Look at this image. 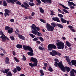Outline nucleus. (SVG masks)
I'll return each instance as SVG.
<instances>
[{
  "mask_svg": "<svg viewBox=\"0 0 76 76\" xmlns=\"http://www.w3.org/2000/svg\"><path fill=\"white\" fill-rule=\"evenodd\" d=\"M56 44L57 45V48L59 50L62 49L63 50L64 48V44L61 42H59L56 43Z\"/></svg>",
  "mask_w": 76,
  "mask_h": 76,
  "instance_id": "nucleus-1",
  "label": "nucleus"
},
{
  "mask_svg": "<svg viewBox=\"0 0 76 76\" xmlns=\"http://www.w3.org/2000/svg\"><path fill=\"white\" fill-rule=\"evenodd\" d=\"M58 67L61 69V70L63 71V72H66V69H65V67L64 66V65L62 64L61 62H58Z\"/></svg>",
  "mask_w": 76,
  "mask_h": 76,
  "instance_id": "nucleus-2",
  "label": "nucleus"
},
{
  "mask_svg": "<svg viewBox=\"0 0 76 76\" xmlns=\"http://www.w3.org/2000/svg\"><path fill=\"white\" fill-rule=\"evenodd\" d=\"M48 51H51L53 48L56 49V48H57V47H56V46L55 45L49 44L48 46Z\"/></svg>",
  "mask_w": 76,
  "mask_h": 76,
  "instance_id": "nucleus-3",
  "label": "nucleus"
},
{
  "mask_svg": "<svg viewBox=\"0 0 76 76\" xmlns=\"http://www.w3.org/2000/svg\"><path fill=\"white\" fill-rule=\"evenodd\" d=\"M23 49L24 50H25V51H27V50L28 51H30V52H32L33 51V50H32V48L30 46H26L24 45H23Z\"/></svg>",
  "mask_w": 76,
  "mask_h": 76,
  "instance_id": "nucleus-4",
  "label": "nucleus"
},
{
  "mask_svg": "<svg viewBox=\"0 0 76 76\" xmlns=\"http://www.w3.org/2000/svg\"><path fill=\"white\" fill-rule=\"evenodd\" d=\"M46 28L47 30L49 31H53L54 29V27L52 26H50L49 24H48L47 25Z\"/></svg>",
  "mask_w": 76,
  "mask_h": 76,
  "instance_id": "nucleus-5",
  "label": "nucleus"
},
{
  "mask_svg": "<svg viewBox=\"0 0 76 76\" xmlns=\"http://www.w3.org/2000/svg\"><path fill=\"white\" fill-rule=\"evenodd\" d=\"M21 6L22 7H24L25 9H29V7H30L29 4L26 2H24L23 4H22Z\"/></svg>",
  "mask_w": 76,
  "mask_h": 76,
  "instance_id": "nucleus-6",
  "label": "nucleus"
},
{
  "mask_svg": "<svg viewBox=\"0 0 76 76\" xmlns=\"http://www.w3.org/2000/svg\"><path fill=\"white\" fill-rule=\"evenodd\" d=\"M67 2L68 3V5L70 7V8L71 9H73L75 8L74 6H76V4H75L73 2H71L70 1H67ZM72 5L74 6H72Z\"/></svg>",
  "mask_w": 76,
  "mask_h": 76,
  "instance_id": "nucleus-7",
  "label": "nucleus"
},
{
  "mask_svg": "<svg viewBox=\"0 0 76 76\" xmlns=\"http://www.w3.org/2000/svg\"><path fill=\"white\" fill-rule=\"evenodd\" d=\"M31 28L33 30H34V31H36L38 32V31H39V28L38 27H37V26L34 24L32 25Z\"/></svg>",
  "mask_w": 76,
  "mask_h": 76,
  "instance_id": "nucleus-8",
  "label": "nucleus"
},
{
  "mask_svg": "<svg viewBox=\"0 0 76 76\" xmlns=\"http://www.w3.org/2000/svg\"><path fill=\"white\" fill-rule=\"evenodd\" d=\"M72 70L69 72L70 75V76H76L75 75V73L76 74V70L74 69H72Z\"/></svg>",
  "mask_w": 76,
  "mask_h": 76,
  "instance_id": "nucleus-9",
  "label": "nucleus"
},
{
  "mask_svg": "<svg viewBox=\"0 0 76 76\" xmlns=\"http://www.w3.org/2000/svg\"><path fill=\"white\" fill-rule=\"evenodd\" d=\"M30 61L34 62V63H36L37 65H38V60L37 58L34 57H31L30 59Z\"/></svg>",
  "mask_w": 76,
  "mask_h": 76,
  "instance_id": "nucleus-10",
  "label": "nucleus"
},
{
  "mask_svg": "<svg viewBox=\"0 0 76 76\" xmlns=\"http://www.w3.org/2000/svg\"><path fill=\"white\" fill-rule=\"evenodd\" d=\"M50 54L52 56H56L57 51L56 50H52V52H50Z\"/></svg>",
  "mask_w": 76,
  "mask_h": 76,
  "instance_id": "nucleus-11",
  "label": "nucleus"
},
{
  "mask_svg": "<svg viewBox=\"0 0 76 76\" xmlns=\"http://www.w3.org/2000/svg\"><path fill=\"white\" fill-rule=\"evenodd\" d=\"M10 70V69H5V70H3V69H2L1 71L3 73H7Z\"/></svg>",
  "mask_w": 76,
  "mask_h": 76,
  "instance_id": "nucleus-12",
  "label": "nucleus"
},
{
  "mask_svg": "<svg viewBox=\"0 0 76 76\" xmlns=\"http://www.w3.org/2000/svg\"><path fill=\"white\" fill-rule=\"evenodd\" d=\"M6 1L8 3H11L12 4H15V3H16L18 0H6Z\"/></svg>",
  "mask_w": 76,
  "mask_h": 76,
  "instance_id": "nucleus-13",
  "label": "nucleus"
},
{
  "mask_svg": "<svg viewBox=\"0 0 76 76\" xmlns=\"http://www.w3.org/2000/svg\"><path fill=\"white\" fill-rule=\"evenodd\" d=\"M7 40L9 41V38H7V37L6 36H4L3 38L2 39V41H3V42H6V41H8Z\"/></svg>",
  "mask_w": 76,
  "mask_h": 76,
  "instance_id": "nucleus-14",
  "label": "nucleus"
},
{
  "mask_svg": "<svg viewBox=\"0 0 76 76\" xmlns=\"http://www.w3.org/2000/svg\"><path fill=\"white\" fill-rule=\"evenodd\" d=\"M43 3H48L49 4H51L52 1L51 0H41Z\"/></svg>",
  "mask_w": 76,
  "mask_h": 76,
  "instance_id": "nucleus-15",
  "label": "nucleus"
},
{
  "mask_svg": "<svg viewBox=\"0 0 76 76\" xmlns=\"http://www.w3.org/2000/svg\"><path fill=\"white\" fill-rule=\"evenodd\" d=\"M52 19L54 21H56L58 22H60V20L59 18L58 17H53L52 18Z\"/></svg>",
  "mask_w": 76,
  "mask_h": 76,
  "instance_id": "nucleus-16",
  "label": "nucleus"
},
{
  "mask_svg": "<svg viewBox=\"0 0 76 76\" xmlns=\"http://www.w3.org/2000/svg\"><path fill=\"white\" fill-rule=\"evenodd\" d=\"M18 38L20 39H22V40H25V37L22 36V35H21L20 34H18Z\"/></svg>",
  "mask_w": 76,
  "mask_h": 76,
  "instance_id": "nucleus-17",
  "label": "nucleus"
},
{
  "mask_svg": "<svg viewBox=\"0 0 76 76\" xmlns=\"http://www.w3.org/2000/svg\"><path fill=\"white\" fill-rule=\"evenodd\" d=\"M29 65L31 67H36L37 66V64L35 63H34L32 64V63H29Z\"/></svg>",
  "mask_w": 76,
  "mask_h": 76,
  "instance_id": "nucleus-18",
  "label": "nucleus"
},
{
  "mask_svg": "<svg viewBox=\"0 0 76 76\" xmlns=\"http://www.w3.org/2000/svg\"><path fill=\"white\" fill-rule=\"evenodd\" d=\"M59 5L60 6H61L62 7L64 8V9H66V10H69V8L66 7L65 6H64V5H63V4H62L60 3H59Z\"/></svg>",
  "mask_w": 76,
  "mask_h": 76,
  "instance_id": "nucleus-19",
  "label": "nucleus"
},
{
  "mask_svg": "<svg viewBox=\"0 0 76 76\" xmlns=\"http://www.w3.org/2000/svg\"><path fill=\"white\" fill-rule=\"evenodd\" d=\"M65 72L66 69V70L67 72H69L70 71V68L69 67L67 66H65Z\"/></svg>",
  "mask_w": 76,
  "mask_h": 76,
  "instance_id": "nucleus-20",
  "label": "nucleus"
},
{
  "mask_svg": "<svg viewBox=\"0 0 76 76\" xmlns=\"http://www.w3.org/2000/svg\"><path fill=\"white\" fill-rule=\"evenodd\" d=\"M61 22H62V23H67V20H66L64 19V18H61Z\"/></svg>",
  "mask_w": 76,
  "mask_h": 76,
  "instance_id": "nucleus-21",
  "label": "nucleus"
},
{
  "mask_svg": "<svg viewBox=\"0 0 76 76\" xmlns=\"http://www.w3.org/2000/svg\"><path fill=\"white\" fill-rule=\"evenodd\" d=\"M16 47L17 48L20 49L22 48V45L20 44H18L16 45Z\"/></svg>",
  "mask_w": 76,
  "mask_h": 76,
  "instance_id": "nucleus-22",
  "label": "nucleus"
},
{
  "mask_svg": "<svg viewBox=\"0 0 76 76\" xmlns=\"http://www.w3.org/2000/svg\"><path fill=\"white\" fill-rule=\"evenodd\" d=\"M71 63L72 65H73V66H75V64H76V60H72L71 61Z\"/></svg>",
  "mask_w": 76,
  "mask_h": 76,
  "instance_id": "nucleus-23",
  "label": "nucleus"
},
{
  "mask_svg": "<svg viewBox=\"0 0 76 76\" xmlns=\"http://www.w3.org/2000/svg\"><path fill=\"white\" fill-rule=\"evenodd\" d=\"M39 9L40 10V11L41 13H43L44 12V10L42 7H40L39 8Z\"/></svg>",
  "mask_w": 76,
  "mask_h": 76,
  "instance_id": "nucleus-24",
  "label": "nucleus"
},
{
  "mask_svg": "<svg viewBox=\"0 0 76 76\" xmlns=\"http://www.w3.org/2000/svg\"><path fill=\"white\" fill-rule=\"evenodd\" d=\"M66 44L67 46L69 47H71V44L68 41H66Z\"/></svg>",
  "mask_w": 76,
  "mask_h": 76,
  "instance_id": "nucleus-25",
  "label": "nucleus"
},
{
  "mask_svg": "<svg viewBox=\"0 0 76 76\" xmlns=\"http://www.w3.org/2000/svg\"><path fill=\"white\" fill-rule=\"evenodd\" d=\"M51 25H52L53 27H54V28L56 27V26H57V24L55 23H51Z\"/></svg>",
  "mask_w": 76,
  "mask_h": 76,
  "instance_id": "nucleus-26",
  "label": "nucleus"
},
{
  "mask_svg": "<svg viewBox=\"0 0 76 76\" xmlns=\"http://www.w3.org/2000/svg\"><path fill=\"white\" fill-rule=\"evenodd\" d=\"M57 26H58V27H59V28H63V25L61 24H57Z\"/></svg>",
  "mask_w": 76,
  "mask_h": 76,
  "instance_id": "nucleus-27",
  "label": "nucleus"
},
{
  "mask_svg": "<svg viewBox=\"0 0 76 76\" xmlns=\"http://www.w3.org/2000/svg\"><path fill=\"white\" fill-rule=\"evenodd\" d=\"M39 72L42 75H44V71L42 69H40L39 71Z\"/></svg>",
  "mask_w": 76,
  "mask_h": 76,
  "instance_id": "nucleus-28",
  "label": "nucleus"
},
{
  "mask_svg": "<svg viewBox=\"0 0 76 76\" xmlns=\"http://www.w3.org/2000/svg\"><path fill=\"white\" fill-rule=\"evenodd\" d=\"M3 4L4 6H7V4L5 0L3 1Z\"/></svg>",
  "mask_w": 76,
  "mask_h": 76,
  "instance_id": "nucleus-29",
  "label": "nucleus"
},
{
  "mask_svg": "<svg viewBox=\"0 0 76 76\" xmlns=\"http://www.w3.org/2000/svg\"><path fill=\"white\" fill-rule=\"evenodd\" d=\"M27 54L28 55H29V56H34V53L33 52H28Z\"/></svg>",
  "mask_w": 76,
  "mask_h": 76,
  "instance_id": "nucleus-30",
  "label": "nucleus"
},
{
  "mask_svg": "<svg viewBox=\"0 0 76 76\" xmlns=\"http://www.w3.org/2000/svg\"><path fill=\"white\" fill-rule=\"evenodd\" d=\"M62 11H63V12H65V13H69V11L65 9H62Z\"/></svg>",
  "mask_w": 76,
  "mask_h": 76,
  "instance_id": "nucleus-31",
  "label": "nucleus"
},
{
  "mask_svg": "<svg viewBox=\"0 0 76 76\" xmlns=\"http://www.w3.org/2000/svg\"><path fill=\"white\" fill-rule=\"evenodd\" d=\"M48 70L49 71V72H53V70L52 69V68L51 66H49V68L48 69Z\"/></svg>",
  "mask_w": 76,
  "mask_h": 76,
  "instance_id": "nucleus-32",
  "label": "nucleus"
},
{
  "mask_svg": "<svg viewBox=\"0 0 76 76\" xmlns=\"http://www.w3.org/2000/svg\"><path fill=\"white\" fill-rule=\"evenodd\" d=\"M28 3L30 6H35V4L34 2H29Z\"/></svg>",
  "mask_w": 76,
  "mask_h": 76,
  "instance_id": "nucleus-33",
  "label": "nucleus"
},
{
  "mask_svg": "<svg viewBox=\"0 0 76 76\" xmlns=\"http://www.w3.org/2000/svg\"><path fill=\"white\" fill-rule=\"evenodd\" d=\"M66 58V60L67 62H69L70 61V60H69V57L66 56H65Z\"/></svg>",
  "mask_w": 76,
  "mask_h": 76,
  "instance_id": "nucleus-34",
  "label": "nucleus"
},
{
  "mask_svg": "<svg viewBox=\"0 0 76 76\" xmlns=\"http://www.w3.org/2000/svg\"><path fill=\"white\" fill-rule=\"evenodd\" d=\"M7 76H12V74L11 73V72H9L8 73H7Z\"/></svg>",
  "mask_w": 76,
  "mask_h": 76,
  "instance_id": "nucleus-35",
  "label": "nucleus"
},
{
  "mask_svg": "<svg viewBox=\"0 0 76 76\" xmlns=\"http://www.w3.org/2000/svg\"><path fill=\"white\" fill-rule=\"evenodd\" d=\"M7 32L8 34H12V32H13V31H12V30H11L10 29H9V30H8Z\"/></svg>",
  "mask_w": 76,
  "mask_h": 76,
  "instance_id": "nucleus-36",
  "label": "nucleus"
},
{
  "mask_svg": "<svg viewBox=\"0 0 76 76\" xmlns=\"http://www.w3.org/2000/svg\"><path fill=\"white\" fill-rule=\"evenodd\" d=\"M29 35L32 38H35V36L32 34H30Z\"/></svg>",
  "mask_w": 76,
  "mask_h": 76,
  "instance_id": "nucleus-37",
  "label": "nucleus"
},
{
  "mask_svg": "<svg viewBox=\"0 0 76 76\" xmlns=\"http://www.w3.org/2000/svg\"><path fill=\"white\" fill-rule=\"evenodd\" d=\"M10 28L9 26H6L5 27V31H7V30H9V29H10Z\"/></svg>",
  "mask_w": 76,
  "mask_h": 76,
  "instance_id": "nucleus-38",
  "label": "nucleus"
},
{
  "mask_svg": "<svg viewBox=\"0 0 76 76\" xmlns=\"http://www.w3.org/2000/svg\"><path fill=\"white\" fill-rule=\"evenodd\" d=\"M54 66L55 67H58V63L57 62H55V64H54Z\"/></svg>",
  "mask_w": 76,
  "mask_h": 76,
  "instance_id": "nucleus-39",
  "label": "nucleus"
},
{
  "mask_svg": "<svg viewBox=\"0 0 76 76\" xmlns=\"http://www.w3.org/2000/svg\"><path fill=\"white\" fill-rule=\"evenodd\" d=\"M22 60H23V61H25L26 60V58L24 55L23 56V58H22Z\"/></svg>",
  "mask_w": 76,
  "mask_h": 76,
  "instance_id": "nucleus-40",
  "label": "nucleus"
},
{
  "mask_svg": "<svg viewBox=\"0 0 76 76\" xmlns=\"http://www.w3.org/2000/svg\"><path fill=\"white\" fill-rule=\"evenodd\" d=\"M31 32L32 33V34H34V35H37V31H34L32 30L31 31Z\"/></svg>",
  "mask_w": 76,
  "mask_h": 76,
  "instance_id": "nucleus-41",
  "label": "nucleus"
},
{
  "mask_svg": "<svg viewBox=\"0 0 76 76\" xmlns=\"http://www.w3.org/2000/svg\"><path fill=\"white\" fill-rule=\"evenodd\" d=\"M16 69L18 71H20L21 70V68L20 66H17L16 67Z\"/></svg>",
  "mask_w": 76,
  "mask_h": 76,
  "instance_id": "nucleus-42",
  "label": "nucleus"
},
{
  "mask_svg": "<svg viewBox=\"0 0 76 76\" xmlns=\"http://www.w3.org/2000/svg\"><path fill=\"white\" fill-rule=\"evenodd\" d=\"M14 59L15 60V61L16 62H17V63H19V60L16 57H14Z\"/></svg>",
  "mask_w": 76,
  "mask_h": 76,
  "instance_id": "nucleus-43",
  "label": "nucleus"
},
{
  "mask_svg": "<svg viewBox=\"0 0 76 76\" xmlns=\"http://www.w3.org/2000/svg\"><path fill=\"white\" fill-rule=\"evenodd\" d=\"M10 38L12 41H15V37H14L13 36H11L10 37Z\"/></svg>",
  "mask_w": 76,
  "mask_h": 76,
  "instance_id": "nucleus-44",
  "label": "nucleus"
},
{
  "mask_svg": "<svg viewBox=\"0 0 76 76\" xmlns=\"http://www.w3.org/2000/svg\"><path fill=\"white\" fill-rule=\"evenodd\" d=\"M5 12H6V13H9L10 12V10H9L5 9L4 10Z\"/></svg>",
  "mask_w": 76,
  "mask_h": 76,
  "instance_id": "nucleus-45",
  "label": "nucleus"
},
{
  "mask_svg": "<svg viewBox=\"0 0 76 76\" xmlns=\"http://www.w3.org/2000/svg\"><path fill=\"white\" fill-rule=\"evenodd\" d=\"M61 54L58 52H56V56H61Z\"/></svg>",
  "mask_w": 76,
  "mask_h": 76,
  "instance_id": "nucleus-46",
  "label": "nucleus"
},
{
  "mask_svg": "<svg viewBox=\"0 0 76 76\" xmlns=\"http://www.w3.org/2000/svg\"><path fill=\"white\" fill-rule=\"evenodd\" d=\"M39 39L41 42H44V39L42 37H39Z\"/></svg>",
  "mask_w": 76,
  "mask_h": 76,
  "instance_id": "nucleus-47",
  "label": "nucleus"
},
{
  "mask_svg": "<svg viewBox=\"0 0 76 76\" xmlns=\"http://www.w3.org/2000/svg\"><path fill=\"white\" fill-rule=\"evenodd\" d=\"M58 16L59 18H61L63 17V15L62 14H58Z\"/></svg>",
  "mask_w": 76,
  "mask_h": 76,
  "instance_id": "nucleus-48",
  "label": "nucleus"
},
{
  "mask_svg": "<svg viewBox=\"0 0 76 76\" xmlns=\"http://www.w3.org/2000/svg\"><path fill=\"white\" fill-rule=\"evenodd\" d=\"M37 35L38 36H39V37H41V36H42V34H41V33H39V32H37Z\"/></svg>",
  "mask_w": 76,
  "mask_h": 76,
  "instance_id": "nucleus-49",
  "label": "nucleus"
},
{
  "mask_svg": "<svg viewBox=\"0 0 76 76\" xmlns=\"http://www.w3.org/2000/svg\"><path fill=\"white\" fill-rule=\"evenodd\" d=\"M4 15L5 17H6V16H9V13L7 12H5V13H4Z\"/></svg>",
  "mask_w": 76,
  "mask_h": 76,
  "instance_id": "nucleus-50",
  "label": "nucleus"
},
{
  "mask_svg": "<svg viewBox=\"0 0 76 76\" xmlns=\"http://www.w3.org/2000/svg\"><path fill=\"white\" fill-rule=\"evenodd\" d=\"M50 12H51V13L50 14L51 16H54V12L51 10H50Z\"/></svg>",
  "mask_w": 76,
  "mask_h": 76,
  "instance_id": "nucleus-51",
  "label": "nucleus"
},
{
  "mask_svg": "<svg viewBox=\"0 0 76 76\" xmlns=\"http://www.w3.org/2000/svg\"><path fill=\"white\" fill-rule=\"evenodd\" d=\"M5 62L6 64H10V62L8 61L5 60Z\"/></svg>",
  "mask_w": 76,
  "mask_h": 76,
  "instance_id": "nucleus-52",
  "label": "nucleus"
},
{
  "mask_svg": "<svg viewBox=\"0 0 76 76\" xmlns=\"http://www.w3.org/2000/svg\"><path fill=\"white\" fill-rule=\"evenodd\" d=\"M16 3L17 4H18L20 5H21V4H21V3H20L19 1H18L16 2Z\"/></svg>",
  "mask_w": 76,
  "mask_h": 76,
  "instance_id": "nucleus-53",
  "label": "nucleus"
},
{
  "mask_svg": "<svg viewBox=\"0 0 76 76\" xmlns=\"http://www.w3.org/2000/svg\"><path fill=\"white\" fill-rule=\"evenodd\" d=\"M37 40H38V39L37 38V37H35L33 39L34 41H37Z\"/></svg>",
  "mask_w": 76,
  "mask_h": 76,
  "instance_id": "nucleus-54",
  "label": "nucleus"
},
{
  "mask_svg": "<svg viewBox=\"0 0 76 76\" xmlns=\"http://www.w3.org/2000/svg\"><path fill=\"white\" fill-rule=\"evenodd\" d=\"M40 21H41V22H43V23H46V22H45V21L44 20L42 19H40Z\"/></svg>",
  "mask_w": 76,
  "mask_h": 76,
  "instance_id": "nucleus-55",
  "label": "nucleus"
},
{
  "mask_svg": "<svg viewBox=\"0 0 76 76\" xmlns=\"http://www.w3.org/2000/svg\"><path fill=\"white\" fill-rule=\"evenodd\" d=\"M12 71L14 72V73H16L17 72V70H16V69L15 68L12 70Z\"/></svg>",
  "mask_w": 76,
  "mask_h": 76,
  "instance_id": "nucleus-56",
  "label": "nucleus"
},
{
  "mask_svg": "<svg viewBox=\"0 0 76 76\" xmlns=\"http://www.w3.org/2000/svg\"><path fill=\"white\" fill-rule=\"evenodd\" d=\"M36 1L39 4H41V2L40 0H36Z\"/></svg>",
  "mask_w": 76,
  "mask_h": 76,
  "instance_id": "nucleus-57",
  "label": "nucleus"
},
{
  "mask_svg": "<svg viewBox=\"0 0 76 76\" xmlns=\"http://www.w3.org/2000/svg\"><path fill=\"white\" fill-rule=\"evenodd\" d=\"M39 50H41L42 51H43V48H42V47H41V46H39Z\"/></svg>",
  "mask_w": 76,
  "mask_h": 76,
  "instance_id": "nucleus-58",
  "label": "nucleus"
},
{
  "mask_svg": "<svg viewBox=\"0 0 76 76\" xmlns=\"http://www.w3.org/2000/svg\"><path fill=\"white\" fill-rule=\"evenodd\" d=\"M54 61L56 62H59V61H58V59L57 58H55Z\"/></svg>",
  "mask_w": 76,
  "mask_h": 76,
  "instance_id": "nucleus-59",
  "label": "nucleus"
},
{
  "mask_svg": "<svg viewBox=\"0 0 76 76\" xmlns=\"http://www.w3.org/2000/svg\"><path fill=\"white\" fill-rule=\"evenodd\" d=\"M68 27L70 29H73V26H69Z\"/></svg>",
  "mask_w": 76,
  "mask_h": 76,
  "instance_id": "nucleus-60",
  "label": "nucleus"
},
{
  "mask_svg": "<svg viewBox=\"0 0 76 76\" xmlns=\"http://www.w3.org/2000/svg\"><path fill=\"white\" fill-rule=\"evenodd\" d=\"M36 42L37 44H41L40 42L39 41V40H37V41Z\"/></svg>",
  "mask_w": 76,
  "mask_h": 76,
  "instance_id": "nucleus-61",
  "label": "nucleus"
},
{
  "mask_svg": "<svg viewBox=\"0 0 76 76\" xmlns=\"http://www.w3.org/2000/svg\"><path fill=\"white\" fill-rule=\"evenodd\" d=\"M12 54L13 56H16V53H15V51H13L12 52Z\"/></svg>",
  "mask_w": 76,
  "mask_h": 76,
  "instance_id": "nucleus-62",
  "label": "nucleus"
},
{
  "mask_svg": "<svg viewBox=\"0 0 76 76\" xmlns=\"http://www.w3.org/2000/svg\"><path fill=\"white\" fill-rule=\"evenodd\" d=\"M11 22H13L14 21V19H11L10 20Z\"/></svg>",
  "mask_w": 76,
  "mask_h": 76,
  "instance_id": "nucleus-63",
  "label": "nucleus"
},
{
  "mask_svg": "<svg viewBox=\"0 0 76 76\" xmlns=\"http://www.w3.org/2000/svg\"><path fill=\"white\" fill-rule=\"evenodd\" d=\"M44 65L45 67H47V66H48V64L47 63H45L44 64Z\"/></svg>",
  "mask_w": 76,
  "mask_h": 76,
  "instance_id": "nucleus-64",
  "label": "nucleus"
}]
</instances>
